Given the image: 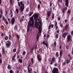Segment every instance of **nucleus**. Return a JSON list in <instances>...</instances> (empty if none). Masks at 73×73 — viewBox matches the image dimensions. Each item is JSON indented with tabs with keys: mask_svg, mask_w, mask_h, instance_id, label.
Returning <instances> with one entry per match:
<instances>
[{
	"mask_svg": "<svg viewBox=\"0 0 73 73\" xmlns=\"http://www.w3.org/2000/svg\"><path fill=\"white\" fill-rule=\"evenodd\" d=\"M37 27H38V29L39 31L38 32V33L37 35L36 36V38L38 40V38H39V36L40 35V34H41V27H39V26H36Z\"/></svg>",
	"mask_w": 73,
	"mask_h": 73,
	"instance_id": "nucleus-4",
	"label": "nucleus"
},
{
	"mask_svg": "<svg viewBox=\"0 0 73 73\" xmlns=\"http://www.w3.org/2000/svg\"><path fill=\"white\" fill-rule=\"evenodd\" d=\"M56 56L57 57H58L59 56L58 55V52H56Z\"/></svg>",
	"mask_w": 73,
	"mask_h": 73,
	"instance_id": "nucleus-29",
	"label": "nucleus"
},
{
	"mask_svg": "<svg viewBox=\"0 0 73 73\" xmlns=\"http://www.w3.org/2000/svg\"><path fill=\"white\" fill-rule=\"evenodd\" d=\"M54 14H52V20H53V19H54Z\"/></svg>",
	"mask_w": 73,
	"mask_h": 73,
	"instance_id": "nucleus-36",
	"label": "nucleus"
},
{
	"mask_svg": "<svg viewBox=\"0 0 73 73\" xmlns=\"http://www.w3.org/2000/svg\"><path fill=\"white\" fill-rule=\"evenodd\" d=\"M69 48V45H66V49H68Z\"/></svg>",
	"mask_w": 73,
	"mask_h": 73,
	"instance_id": "nucleus-34",
	"label": "nucleus"
},
{
	"mask_svg": "<svg viewBox=\"0 0 73 73\" xmlns=\"http://www.w3.org/2000/svg\"><path fill=\"white\" fill-rule=\"evenodd\" d=\"M46 41H45V40H44L43 42H42V44L43 45H45V44H46Z\"/></svg>",
	"mask_w": 73,
	"mask_h": 73,
	"instance_id": "nucleus-28",
	"label": "nucleus"
},
{
	"mask_svg": "<svg viewBox=\"0 0 73 73\" xmlns=\"http://www.w3.org/2000/svg\"><path fill=\"white\" fill-rule=\"evenodd\" d=\"M33 58H32L31 59V61L32 64H33Z\"/></svg>",
	"mask_w": 73,
	"mask_h": 73,
	"instance_id": "nucleus-30",
	"label": "nucleus"
},
{
	"mask_svg": "<svg viewBox=\"0 0 73 73\" xmlns=\"http://www.w3.org/2000/svg\"><path fill=\"white\" fill-rule=\"evenodd\" d=\"M65 5L66 6L68 7V4H69V1L68 0H65Z\"/></svg>",
	"mask_w": 73,
	"mask_h": 73,
	"instance_id": "nucleus-8",
	"label": "nucleus"
},
{
	"mask_svg": "<svg viewBox=\"0 0 73 73\" xmlns=\"http://www.w3.org/2000/svg\"><path fill=\"white\" fill-rule=\"evenodd\" d=\"M18 5L19 7H20L19 9L20 10L21 12H22L24 9V4H23V2L22 1L20 2V3L18 2Z\"/></svg>",
	"mask_w": 73,
	"mask_h": 73,
	"instance_id": "nucleus-3",
	"label": "nucleus"
},
{
	"mask_svg": "<svg viewBox=\"0 0 73 73\" xmlns=\"http://www.w3.org/2000/svg\"><path fill=\"white\" fill-rule=\"evenodd\" d=\"M0 12L1 14H3V10L2 9H0Z\"/></svg>",
	"mask_w": 73,
	"mask_h": 73,
	"instance_id": "nucleus-42",
	"label": "nucleus"
},
{
	"mask_svg": "<svg viewBox=\"0 0 73 73\" xmlns=\"http://www.w3.org/2000/svg\"><path fill=\"white\" fill-rule=\"evenodd\" d=\"M2 17V15L1 14L0 15V18L1 19V18Z\"/></svg>",
	"mask_w": 73,
	"mask_h": 73,
	"instance_id": "nucleus-52",
	"label": "nucleus"
},
{
	"mask_svg": "<svg viewBox=\"0 0 73 73\" xmlns=\"http://www.w3.org/2000/svg\"><path fill=\"white\" fill-rule=\"evenodd\" d=\"M13 51L14 52H16V49H14L13 50Z\"/></svg>",
	"mask_w": 73,
	"mask_h": 73,
	"instance_id": "nucleus-39",
	"label": "nucleus"
},
{
	"mask_svg": "<svg viewBox=\"0 0 73 73\" xmlns=\"http://www.w3.org/2000/svg\"><path fill=\"white\" fill-rule=\"evenodd\" d=\"M9 39L10 40L11 38V35L10 34L9 35Z\"/></svg>",
	"mask_w": 73,
	"mask_h": 73,
	"instance_id": "nucleus-40",
	"label": "nucleus"
},
{
	"mask_svg": "<svg viewBox=\"0 0 73 73\" xmlns=\"http://www.w3.org/2000/svg\"><path fill=\"white\" fill-rule=\"evenodd\" d=\"M52 73H59L58 69L57 68H55L52 71Z\"/></svg>",
	"mask_w": 73,
	"mask_h": 73,
	"instance_id": "nucleus-5",
	"label": "nucleus"
},
{
	"mask_svg": "<svg viewBox=\"0 0 73 73\" xmlns=\"http://www.w3.org/2000/svg\"><path fill=\"white\" fill-rule=\"evenodd\" d=\"M16 11L17 12V13H18V12H19V9H17Z\"/></svg>",
	"mask_w": 73,
	"mask_h": 73,
	"instance_id": "nucleus-37",
	"label": "nucleus"
},
{
	"mask_svg": "<svg viewBox=\"0 0 73 73\" xmlns=\"http://www.w3.org/2000/svg\"><path fill=\"white\" fill-rule=\"evenodd\" d=\"M34 17V20H35V27L36 28H38V27H38V26H39V27H41V26L40 25H41V23H40V19H37L38 21H39L38 22H37V17H38V15L36 14H35Z\"/></svg>",
	"mask_w": 73,
	"mask_h": 73,
	"instance_id": "nucleus-1",
	"label": "nucleus"
},
{
	"mask_svg": "<svg viewBox=\"0 0 73 73\" xmlns=\"http://www.w3.org/2000/svg\"><path fill=\"white\" fill-rule=\"evenodd\" d=\"M58 26H56V29H58Z\"/></svg>",
	"mask_w": 73,
	"mask_h": 73,
	"instance_id": "nucleus-63",
	"label": "nucleus"
},
{
	"mask_svg": "<svg viewBox=\"0 0 73 73\" xmlns=\"http://www.w3.org/2000/svg\"><path fill=\"white\" fill-rule=\"evenodd\" d=\"M58 34H57L56 35V38H58Z\"/></svg>",
	"mask_w": 73,
	"mask_h": 73,
	"instance_id": "nucleus-38",
	"label": "nucleus"
},
{
	"mask_svg": "<svg viewBox=\"0 0 73 73\" xmlns=\"http://www.w3.org/2000/svg\"><path fill=\"white\" fill-rule=\"evenodd\" d=\"M44 45L46 46L47 48H48V43H46Z\"/></svg>",
	"mask_w": 73,
	"mask_h": 73,
	"instance_id": "nucleus-32",
	"label": "nucleus"
},
{
	"mask_svg": "<svg viewBox=\"0 0 73 73\" xmlns=\"http://www.w3.org/2000/svg\"><path fill=\"white\" fill-rule=\"evenodd\" d=\"M54 66H57V64L56 63L55 64Z\"/></svg>",
	"mask_w": 73,
	"mask_h": 73,
	"instance_id": "nucleus-59",
	"label": "nucleus"
},
{
	"mask_svg": "<svg viewBox=\"0 0 73 73\" xmlns=\"http://www.w3.org/2000/svg\"><path fill=\"white\" fill-rule=\"evenodd\" d=\"M1 0H0V5H1Z\"/></svg>",
	"mask_w": 73,
	"mask_h": 73,
	"instance_id": "nucleus-62",
	"label": "nucleus"
},
{
	"mask_svg": "<svg viewBox=\"0 0 73 73\" xmlns=\"http://www.w3.org/2000/svg\"><path fill=\"white\" fill-rule=\"evenodd\" d=\"M0 63L1 64V63H2V60L1 59H0Z\"/></svg>",
	"mask_w": 73,
	"mask_h": 73,
	"instance_id": "nucleus-48",
	"label": "nucleus"
},
{
	"mask_svg": "<svg viewBox=\"0 0 73 73\" xmlns=\"http://www.w3.org/2000/svg\"><path fill=\"white\" fill-rule=\"evenodd\" d=\"M5 21V24L6 25H7V24H8V21Z\"/></svg>",
	"mask_w": 73,
	"mask_h": 73,
	"instance_id": "nucleus-44",
	"label": "nucleus"
},
{
	"mask_svg": "<svg viewBox=\"0 0 73 73\" xmlns=\"http://www.w3.org/2000/svg\"><path fill=\"white\" fill-rule=\"evenodd\" d=\"M66 61H65L63 63V64H62L63 66H64H64L65 65V64H66Z\"/></svg>",
	"mask_w": 73,
	"mask_h": 73,
	"instance_id": "nucleus-25",
	"label": "nucleus"
},
{
	"mask_svg": "<svg viewBox=\"0 0 73 73\" xmlns=\"http://www.w3.org/2000/svg\"><path fill=\"white\" fill-rule=\"evenodd\" d=\"M62 50H61L60 53V58H61L62 57Z\"/></svg>",
	"mask_w": 73,
	"mask_h": 73,
	"instance_id": "nucleus-15",
	"label": "nucleus"
},
{
	"mask_svg": "<svg viewBox=\"0 0 73 73\" xmlns=\"http://www.w3.org/2000/svg\"><path fill=\"white\" fill-rule=\"evenodd\" d=\"M19 60L20 63H22V62H23V60H22L19 59Z\"/></svg>",
	"mask_w": 73,
	"mask_h": 73,
	"instance_id": "nucleus-23",
	"label": "nucleus"
},
{
	"mask_svg": "<svg viewBox=\"0 0 73 73\" xmlns=\"http://www.w3.org/2000/svg\"><path fill=\"white\" fill-rule=\"evenodd\" d=\"M29 10V8H27V9H26V11H27V12H28Z\"/></svg>",
	"mask_w": 73,
	"mask_h": 73,
	"instance_id": "nucleus-47",
	"label": "nucleus"
},
{
	"mask_svg": "<svg viewBox=\"0 0 73 73\" xmlns=\"http://www.w3.org/2000/svg\"><path fill=\"white\" fill-rule=\"evenodd\" d=\"M11 13L12 14V10H10Z\"/></svg>",
	"mask_w": 73,
	"mask_h": 73,
	"instance_id": "nucleus-57",
	"label": "nucleus"
},
{
	"mask_svg": "<svg viewBox=\"0 0 73 73\" xmlns=\"http://www.w3.org/2000/svg\"><path fill=\"white\" fill-rule=\"evenodd\" d=\"M59 2H62V0H58Z\"/></svg>",
	"mask_w": 73,
	"mask_h": 73,
	"instance_id": "nucleus-61",
	"label": "nucleus"
},
{
	"mask_svg": "<svg viewBox=\"0 0 73 73\" xmlns=\"http://www.w3.org/2000/svg\"><path fill=\"white\" fill-rule=\"evenodd\" d=\"M52 6V2H51L50 3V7H51Z\"/></svg>",
	"mask_w": 73,
	"mask_h": 73,
	"instance_id": "nucleus-64",
	"label": "nucleus"
},
{
	"mask_svg": "<svg viewBox=\"0 0 73 73\" xmlns=\"http://www.w3.org/2000/svg\"><path fill=\"white\" fill-rule=\"evenodd\" d=\"M3 21H6L7 20L5 18V17H3Z\"/></svg>",
	"mask_w": 73,
	"mask_h": 73,
	"instance_id": "nucleus-27",
	"label": "nucleus"
},
{
	"mask_svg": "<svg viewBox=\"0 0 73 73\" xmlns=\"http://www.w3.org/2000/svg\"><path fill=\"white\" fill-rule=\"evenodd\" d=\"M9 72L10 73H13V71L11 70H10V71H9Z\"/></svg>",
	"mask_w": 73,
	"mask_h": 73,
	"instance_id": "nucleus-35",
	"label": "nucleus"
},
{
	"mask_svg": "<svg viewBox=\"0 0 73 73\" xmlns=\"http://www.w3.org/2000/svg\"><path fill=\"white\" fill-rule=\"evenodd\" d=\"M65 9H66V10L67 9V7H66L62 9V11L63 13H65Z\"/></svg>",
	"mask_w": 73,
	"mask_h": 73,
	"instance_id": "nucleus-14",
	"label": "nucleus"
},
{
	"mask_svg": "<svg viewBox=\"0 0 73 73\" xmlns=\"http://www.w3.org/2000/svg\"><path fill=\"white\" fill-rule=\"evenodd\" d=\"M30 21H29V23L28 25V28L27 29V31H29V28L30 27H33L34 25L35 22L33 20V16L31 17L30 18Z\"/></svg>",
	"mask_w": 73,
	"mask_h": 73,
	"instance_id": "nucleus-2",
	"label": "nucleus"
},
{
	"mask_svg": "<svg viewBox=\"0 0 73 73\" xmlns=\"http://www.w3.org/2000/svg\"><path fill=\"white\" fill-rule=\"evenodd\" d=\"M40 4L38 5V9H39V8H40Z\"/></svg>",
	"mask_w": 73,
	"mask_h": 73,
	"instance_id": "nucleus-43",
	"label": "nucleus"
},
{
	"mask_svg": "<svg viewBox=\"0 0 73 73\" xmlns=\"http://www.w3.org/2000/svg\"><path fill=\"white\" fill-rule=\"evenodd\" d=\"M39 51H40V52H42V50H41V49H39Z\"/></svg>",
	"mask_w": 73,
	"mask_h": 73,
	"instance_id": "nucleus-53",
	"label": "nucleus"
},
{
	"mask_svg": "<svg viewBox=\"0 0 73 73\" xmlns=\"http://www.w3.org/2000/svg\"><path fill=\"white\" fill-rule=\"evenodd\" d=\"M7 68L8 69H11V66H10V65H9L8 66Z\"/></svg>",
	"mask_w": 73,
	"mask_h": 73,
	"instance_id": "nucleus-24",
	"label": "nucleus"
},
{
	"mask_svg": "<svg viewBox=\"0 0 73 73\" xmlns=\"http://www.w3.org/2000/svg\"><path fill=\"white\" fill-rule=\"evenodd\" d=\"M29 66H30V64H29L28 66V70L29 73V72H30V70H29Z\"/></svg>",
	"mask_w": 73,
	"mask_h": 73,
	"instance_id": "nucleus-21",
	"label": "nucleus"
},
{
	"mask_svg": "<svg viewBox=\"0 0 73 73\" xmlns=\"http://www.w3.org/2000/svg\"><path fill=\"white\" fill-rule=\"evenodd\" d=\"M54 45L55 46H56V41L54 42Z\"/></svg>",
	"mask_w": 73,
	"mask_h": 73,
	"instance_id": "nucleus-46",
	"label": "nucleus"
},
{
	"mask_svg": "<svg viewBox=\"0 0 73 73\" xmlns=\"http://www.w3.org/2000/svg\"><path fill=\"white\" fill-rule=\"evenodd\" d=\"M51 14V12L47 11V17L48 18H49L50 17V14Z\"/></svg>",
	"mask_w": 73,
	"mask_h": 73,
	"instance_id": "nucleus-7",
	"label": "nucleus"
},
{
	"mask_svg": "<svg viewBox=\"0 0 73 73\" xmlns=\"http://www.w3.org/2000/svg\"><path fill=\"white\" fill-rule=\"evenodd\" d=\"M15 18H13L11 20V23L13 24L15 23Z\"/></svg>",
	"mask_w": 73,
	"mask_h": 73,
	"instance_id": "nucleus-10",
	"label": "nucleus"
},
{
	"mask_svg": "<svg viewBox=\"0 0 73 73\" xmlns=\"http://www.w3.org/2000/svg\"><path fill=\"white\" fill-rule=\"evenodd\" d=\"M53 26H54V25H52V24L51 25H50V27H51V28H53Z\"/></svg>",
	"mask_w": 73,
	"mask_h": 73,
	"instance_id": "nucleus-45",
	"label": "nucleus"
},
{
	"mask_svg": "<svg viewBox=\"0 0 73 73\" xmlns=\"http://www.w3.org/2000/svg\"><path fill=\"white\" fill-rule=\"evenodd\" d=\"M60 19H61V18H60V17H59L58 18V20H60Z\"/></svg>",
	"mask_w": 73,
	"mask_h": 73,
	"instance_id": "nucleus-54",
	"label": "nucleus"
},
{
	"mask_svg": "<svg viewBox=\"0 0 73 73\" xmlns=\"http://www.w3.org/2000/svg\"><path fill=\"white\" fill-rule=\"evenodd\" d=\"M52 60H50V65H52Z\"/></svg>",
	"mask_w": 73,
	"mask_h": 73,
	"instance_id": "nucleus-50",
	"label": "nucleus"
},
{
	"mask_svg": "<svg viewBox=\"0 0 73 73\" xmlns=\"http://www.w3.org/2000/svg\"><path fill=\"white\" fill-rule=\"evenodd\" d=\"M16 37H17V39H19V38H20L19 37V35H16Z\"/></svg>",
	"mask_w": 73,
	"mask_h": 73,
	"instance_id": "nucleus-31",
	"label": "nucleus"
},
{
	"mask_svg": "<svg viewBox=\"0 0 73 73\" xmlns=\"http://www.w3.org/2000/svg\"><path fill=\"white\" fill-rule=\"evenodd\" d=\"M62 48V46L60 45V49H61Z\"/></svg>",
	"mask_w": 73,
	"mask_h": 73,
	"instance_id": "nucleus-60",
	"label": "nucleus"
},
{
	"mask_svg": "<svg viewBox=\"0 0 73 73\" xmlns=\"http://www.w3.org/2000/svg\"><path fill=\"white\" fill-rule=\"evenodd\" d=\"M55 61V58L54 57H53L52 58V62H54Z\"/></svg>",
	"mask_w": 73,
	"mask_h": 73,
	"instance_id": "nucleus-16",
	"label": "nucleus"
},
{
	"mask_svg": "<svg viewBox=\"0 0 73 73\" xmlns=\"http://www.w3.org/2000/svg\"><path fill=\"white\" fill-rule=\"evenodd\" d=\"M10 3L11 4H12V1H10Z\"/></svg>",
	"mask_w": 73,
	"mask_h": 73,
	"instance_id": "nucleus-56",
	"label": "nucleus"
},
{
	"mask_svg": "<svg viewBox=\"0 0 73 73\" xmlns=\"http://www.w3.org/2000/svg\"><path fill=\"white\" fill-rule=\"evenodd\" d=\"M26 53V52H25L23 51V55H25Z\"/></svg>",
	"mask_w": 73,
	"mask_h": 73,
	"instance_id": "nucleus-41",
	"label": "nucleus"
},
{
	"mask_svg": "<svg viewBox=\"0 0 73 73\" xmlns=\"http://www.w3.org/2000/svg\"><path fill=\"white\" fill-rule=\"evenodd\" d=\"M24 21V19H22V18H21L20 20V22H21V21Z\"/></svg>",
	"mask_w": 73,
	"mask_h": 73,
	"instance_id": "nucleus-33",
	"label": "nucleus"
},
{
	"mask_svg": "<svg viewBox=\"0 0 73 73\" xmlns=\"http://www.w3.org/2000/svg\"><path fill=\"white\" fill-rule=\"evenodd\" d=\"M71 35H73V31H71Z\"/></svg>",
	"mask_w": 73,
	"mask_h": 73,
	"instance_id": "nucleus-51",
	"label": "nucleus"
},
{
	"mask_svg": "<svg viewBox=\"0 0 73 73\" xmlns=\"http://www.w3.org/2000/svg\"><path fill=\"white\" fill-rule=\"evenodd\" d=\"M39 57H40V56H39V55H38L37 56L38 60L39 61H41V59L40 58H39Z\"/></svg>",
	"mask_w": 73,
	"mask_h": 73,
	"instance_id": "nucleus-11",
	"label": "nucleus"
},
{
	"mask_svg": "<svg viewBox=\"0 0 73 73\" xmlns=\"http://www.w3.org/2000/svg\"><path fill=\"white\" fill-rule=\"evenodd\" d=\"M70 62V60H68V59L66 60V63L68 64H69V63Z\"/></svg>",
	"mask_w": 73,
	"mask_h": 73,
	"instance_id": "nucleus-22",
	"label": "nucleus"
},
{
	"mask_svg": "<svg viewBox=\"0 0 73 73\" xmlns=\"http://www.w3.org/2000/svg\"><path fill=\"white\" fill-rule=\"evenodd\" d=\"M71 38V36H70V35H68V36H67V42H68L69 41H70V38Z\"/></svg>",
	"mask_w": 73,
	"mask_h": 73,
	"instance_id": "nucleus-9",
	"label": "nucleus"
},
{
	"mask_svg": "<svg viewBox=\"0 0 73 73\" xmlns=\"http://www.w3.org/2000/svg\"><path fill=\"white\" fill-rule=\"evenodd\" d=\"M7 42L8 43H7L6 45L7 46V47H9V46H11V42L9 41H8Z\"/></svg>",
	"mask_w": 73,
	"mask_h": 73,
	"instance_id": "nucleus-6",
	"label": "nucleus"
},
{
	"mask_svg": "<svg viewBox=\"0 0 73 73\" xmlns=\"http://www.w3.org/2000/svg\"><path fill=\"white\" fill-rule=\"evenodd\" d=\"M16 57V54H15L14 55V56L13 57V58L12 59L13 60H15V58Z\"/></svg>",
	"mask_w": 73,
	"mask_h": 73,
	"instance_id": "nucleus-17",
	"label": "nucleus"
},
{
	"mask_svg": "<svg viewBox=\"0 0 73 73\" xmlns=\"http://www.w3.org/2000/svg\"><path fill=\"white\" fill-rule=\"evenodd\" d=\"M50 29V25L48 28V29L49 30Z\"/></svg>",
	"mask_w": 73,
	"mask_h": 73,
	"instance_id": "nucleus-55",
	"label": "nucleus"
},
{
	"mask_svg": "<svg viewBox=\"0 0 73 73\" xmlns=\"http://www.w3.org/2000/svg\"><path fill=\"white\" fill-rule=\"evenodd\" d=\"M2 54H5V55H6L5 53V50H4V48H2Z\"/></svg>",
	"mask_w": 73,
	"mask_h": 73,
	"instance_id": "nucleus-13",
	"label": "nucleus"
},
{
	"mask_svg": "<svg viewBox=\"0 0 73 73\" xmlns=\"http://www.w3.org/2000/svg\"><path fill=\"white\" fill-rule=\"evenodd\" d=\"M67 27H68V26L67 25H66L65 27V29H63V31H64V30H65V29H67Z\"/></svg>",
	"mask_w": 73,
	"mask_h": 73,
	"instance_id": "nucleus-20",
	"label": "nucleus"
},
{
	"mask_svg": "<svg viewBox=\"0 0 73 73\" xmlns=\"http://www.w3.org/2000/svg\"><path fill=\"white\" fill-rule=\"evenodd\" d=\"M14 29L15 31H17V26L16 25L14 27Z\"/></svg>",
	"mask_w": 73,
	"mask_h": 73,
	"instance_id": "nucleus-19",
	"label": "nucleus"
},
{
	"mask_svg": "<svg viewBox=\"0 0 73 73\" xmlns=\"http://www.w3.org/2000/svg\"><path fill=\"white\" fill-rule=\"evenodd\" d=\"M33 11H32V12H31L29 14V16H31L32 14H33Z\"/></svg>",
	"mask_w": 73,
	"mask_h": 73,
	"instance_id": "nucleus-18",
	"label": "nucleus"
},
{
	"mask_svg": "<svg viewBox=\"0 0 73 73\" xmlns=\"http://www.w3.org/2000/svg\"><path fill=\"white\" fill-rule=\"evenodd\" d=\"M9 38V37H8V36H6L5 37V40H8V39Z\"/></svg>",
	"mask_w": 73,
	"mask_h": 73,
	"instance_id": "nucleus-26",
	"label": "nucleus"
},
{
	"mask_svg": "<svg viewBox=\"0 0 73 73\" xmlns=\"http://www.w3.org/2000/svg\"><path fill=\"white\" fill-rule=\"evenodd\" d=\"M68 33H64L62 35V37H64V38H65V37H66V35H67V34Z\"/></svg>",
	"mask_w": 73,
	"mask_h": 73,
	"instance_id": "nucleus-12",
	"label": "nucleus"
},
{
	"mask_svg": "<svg viewBox=\"0 0 73 73\" xmlns=\"http://www.w3.org/2000/svg\"><path fill=\"white\" fill-rule=\"evenodd\" d=\"M60 27H63V26L61 24H60Z\"/></svg>",
	"mask_w": 73,
	"mask_h": 73,
	"instance_id": "nucleus-58",
	"label": "nucleus"
},
{
	"mask_svg": "<svg viewBox=\"0 0 73 73\" xmlns=\"http://www.w3.org/2000/svg\"><path fill=\"white\" fill-rule=\"evenodd\" d=\"M68 13H70V10H68Z\"/></svg>",
	"mask_w": 73,
	"mask_h": 73,
	"instance_id": "nucleus-49",
	"label": "nucleus"
}]
</instances>
